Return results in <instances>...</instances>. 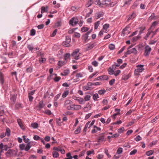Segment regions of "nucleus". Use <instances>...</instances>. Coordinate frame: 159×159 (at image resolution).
Here are the masks:
<instances>
[{
	"instance_id": "obj_1",
	"label": "nucleus",
	"mask_w": 159,
	"mask_h": 159,
	"mask_svg": "<svg viewBox=\"0 0 159 159\" xmlns=\"http://www.w3.org/2000/svg\"><path fill=\"white\" fill-rule=\"evenodd\" d=\"M23 137L24 142L27 143L26 146L24 144H20L19 145L20 148L21 150H25L26 151H28L31 147V142L30 141L29 139L28 138H26L25 135L23 136Z\"/></svg>"
},
{
	"instance_id": "obj_2",
	"label": "nucleus",
	"mask_w": 159,
	"mask_h": 159,
	"mask_svg": "<svg viewBox=\"0 0 159 159\" xmlns=\"http://www.w3.org/2000/svg\"><path fill=\"white\" fill-rule=\"evenodd\" d=\"M143 66L144 65H138L136 66L137 68L134 70V74L135 75H139V73L142 72L144 70Z\"/></svg>"
},
{
	"instance_id": "obj_3",
	"label": "nucleus",
	"mask_w": 159,
	"mask_h": 159,
	"mask_svg": "<svg viewBox=\"0 0 159 159\" xmlns=\"http://www.w3.org/2000/svg\"><path fill=\"white\" fill-rule=\"evenodd\" d=\"M71 39L69 37L66 36V41H64L62 43V45L66 47H69L70 46V43Z\"/></svg>"
},
{
	"instance_id": "obj_4",
	"label": "nucleus",
	"mask_w": 159,
	"mask_h": 159,
	"mask_svg": "<svg viewBox=\"0 0 159 159\" xmlns=\"http://www.w3.org/2000/svg\"><path fill=\"white\" fill-rule=\"evenodd\" d=\"M72 102L70 100H67L65 101L64 106L69 110H71L73 109V107L71 105Z\"/></svg>"
},
{
	"instance_id": "obj_5",
	"label": "nucleus",
	"mask_w": 159,
	"mask_h": 159,
	"mask_svg": "<svg viewBox=\"0 0 159 159\" xmlns=\"http://www.w3.org/2000/svg\"><path fill=\"white\" fill-rule=\"evenodd\" d=\"M79 49H77L74 51L72 54V56L73 57L74 59L76 60L80 58V53L79 52Z\"/></svg>"
},
{
	"instance_id": "obj_6",
	"label": "nucleus",
	"mask_w": 159,
	"mask_h": 159,
	"mask_svg": "<svg viewBox=\"0 0 159 159\" xmlns=\"http://www.w3.org/2000/svg\"><path fill=\"white\" fill-rule=\"evenodd\" d=\"M144 49V55L145 56H147L149 54L152 50L151 48L148 45H147L145 46Z\"/></svg>"
},
{
	"instance_id": "obj_7",
	"label": "nucleus",
	"mask_w": 159,
	"mask_h": 159,
	"mask_svg": "<svg viewBox=\"0 0 159 159\" xmlns=\"http://www.w3.org/2000/svg\"><path fill=\"white\" fill-rule=\"evenodd\" d=\"M78 21L76 18L73 17L69 21V24L72 26H75L78 23Z\"/></svg>"
},
{
	"instance_id": "obj_8",
	"label": "nucleus",
	"mask_w": 159,
	"mask_h": 159,
	"mask_svg": "<svg viewBox=\"0 0 159 159\" xmlns=\"http://www.w3.org/2000/svg\"><path fill=\"white\" fill-rule=\"evenodd\" d=\"M137 53V50L135 48H133L130 50H128L125 53L126 55H129L131 53L136 54Z\"/></svg>"
},
{
	"instance_id": "obj_9",
	"label": "nucleus",
	"mask_w": 159,
	"mask_h": 159,
	"mask_svg": "<svg viewBox=\"0 0 159 159\" xmlns=\"http://www.w3.org/2000/svg\"><path fill=\"white\" fill-rule=\"evenodd\" d=\"M96 45L95 43H90L87 45V47L86 48V51L90 50L93 48Z\"/></svg>"
},
{
	"instance_id": "obj_10",
	"label": "nucleus",
	"mask_w": 159,
	"mask_h": 159,
	"mask_svg": "<svg viewBox=\"0 0 159 159\" xmlns=\"http://www.w3.org/2000/svg\"><path fill=\"white\" fill-rule=\"evenodd\" d=\"M10 100L13 104H14L16 98V94H11L10 95Z\"/></svg>"
},
{
	"instance_id": "obj_11",
	"label": "nucleus",
	"mask_w": 159,
	"mask_h": 159,
	"mask_svg": "<svg viewBox=\"0 0 159 159\" xmlns=\"http://www.w3.org/2000/svg\"><path fill=\"white\" fill-rule=\"evenodd\" d=\"M111 0H107L102 2L101 3V6L103 5L106 7H109L110 3Z\"/></svg>"
},
{
	"instance_id": "obj_12",
	"label": "nucleus",
	"mask_w": 159,
	"mask_h": 159,
	"mask_svg": "<svg viewBox=\"0 0 159 159\" xmlns=\"http://www.w3.org/2000/svg\"><path fill=\"white\" fill-rule=\"evenodd\" d=\"M48 7L47 6H46V7H42L41 8V13L42 14L45 12H48Z\"/></svg>"
},
{
	"instance_id": "obj_13",
	"label": "nucleus",
	"mask_w": 159,
	"mask_h": 159,
	"mask_svg": "<svg viewBox=\"0 0 159 159\" xmlns=\"http://www.w3.org/2000/svg\"><path fill=\"white\" fill-rule=\"evenodd\" d=\"M104 140V134L102 133L100 134L99 136L98 139V142H102Z\"/></svg>"
},
{
	"instance_id": "obj_14",
	"label": "nucleus",
	"mask_w": 159,
	"mask_h": 159,
	"mask_svg": "<svg viewBox=\"0 0 159 159\" xmlns=\"http://www.w3.org/2000/svg\"><path fill=\"white\" fill-rule=\"evenodd\" d=\"M18 123L20 127V128L23 130H24L25 129V128L24 125L23 124L21 120L20 119H18L17 120Z\"/></svg>"
},
{
	"instance_id": "obj_15",
	"label": "nucleus",
	"mask_w": 159,
	"mask_h": 159,
	"mask_svg": "<svg viewBox=\"0 0 159 159\" xmlns=\"http://www.w3.org/2000/svg\"><path fill=\"white\" fill-rule=\"evenodd\" d=\"M75 99L79 102V103L80 104H84V100L82 98L76 97Z\"/></svg>"
},
{
	"instance_id": "obj_16",
	"label": "nucleus",
	"mask_w": 159,
	"mask_h": 159,
	"mask_svg": "<svg viewBox=\"0 0 159 159\" xmlns=\"http://www.w3.org/2000/svg\"><path fill=\"white\" fill-rule=\"evenodd\" d=\"M90 121H88L87 122L85 126L83 132L84 133V134H85L86 133V132L87 131V129L88 128H89V124L90 123Z\"/></svg>"
},
{
	"instance_id": "obj_17",
	"label": "nucleus",
	"mask_w": 159,
	"mask_h": 159,
	"mask_svg": "<svg viewBox=\"0 0 159 159\" xmlns=\"http://www.w3.org/2000/svg\"><path fill=\"white\" fill-rule=\"evenodd\" d=\"M136 14L134 12H133L130 15H129V17L128 19V20H130L133 19L136 17Z\"/></svg>"
},
{
	"instance_id": "obj_18",
	"label": "nucleus",
	"mask_w": 159,
	"mask_h": 159,
	"mask_svg": "<svg viewBox=\"0 0 159 159\" xmlns=\"http://www.w3.org/2000/svg\"><path fill=\"white\" fill-rule=\"evenodd\" d=\"M0 82L2 84L4 82L3 75L1 72H0Z\"/></svg>"
},
{
	"instance_id": "obj_19",
	"label": "nucleus",
	"mask_w": 159,
	"mask_h": 159,
	"mask_svg": "<svg viewBox=\"0 0 159 159\" xmlns=\"http://www.w3.org/2000/svg\"><path fill=\"white\" fill-rule=\"evenodd\" d=\"M73 108L75 110H78L80 109L81 108V106L80 105H72Z\"/></svg>"
},
{
	"instance_id": "obj_20",
	"label": "nucleus",
	"mask_w": 159,
	"mask_h": 159,
	"mask_svg": "<svg viewBox=\"0 0 159 159\" xmlns=\"http://www.w3.org/2000/svg\"><path fill=\"white\" fill-rule=\"evenodd\" d=\"M5 134L6 136L9 137L10 135L11 130L9 128H7L6 129Z\"/></svg>"
},
{
	"instance_id": "obj_21",
	"label": "nucleus",
	"mask_w": 159,
	"mask_h": 159,
	"mask_svg": "<svg viewBox=\"0 0 159 159\" xmlns=\"http://www.w3.org/2000/svg\"><path fill=\"white\" fill-rule=\"evenodd\" d=\"M66 63V61H59L58 62V65L60 67L62 66L63 65L65 64Z\"/></svg>"
},
{
	"instance_id": "obj_22",
	"label": "nucleus",
	"mask_w": 159,
	"mask_h": 159,
	"mask_svg": "<svg viewBox=\"0 0 159 159\" xmlns=\"http://www.w3.org/2000/svg\"><path fill=\"white\" fill-rule=\"evenodd\" d=\"M69 73V71L67 70H65L63 72L61 73V75L62 76H66Z\"/></svg>"
},
{
	"instance_id": "obj_23",
	"label": "nucleus",
	"mask_w": 159,
	"mask_h": 159,
	"mask_svg": "<svg viewBox=\"0 0 159 159\" xmlns=\"http://www.w3.org/2000/svg\"><path fill=\"white\" fill-rule=\"evenodd\" d=\"M99 96L98 93H96L93 95V99L94 101H97V98H99Z\"/></svg>"
},
{
	"instance_id": "obj_24",
	"label": "nucleus",
	"mask_w": 159,
	"mask_h": 159,
	"mask_svg": "<svg viewBox=\"0 0 159 159\" xmlns=\"http://www.w3.org/2000/svg\"><path fill=\"white\" fill-rule=\"evenodd\" d=\"M154 152V151H153L152 150H151L147 151L146 152V154L147 156H150V155H152V154H153Z\"/></svg>"
},
{
	"instance_id": "obj_25",
	"label": "nucleus",
	"mask_w": 159,
	"mask_h": 159,
	"mask_svg": "<svg viewBox=\"0 0 159 159\" xmlns=\"http://www.w3.org/2000/svg\"><path fill=\"white\" fill-rule=\"evenodd\" d=\"M52 156L53 157L57 158L59 157V154L57 152L53 151L52 152Z\"/></svg>"
},
{
	"instance_id": "obj_26",
	"label": "nucleus",
	"mask_w": 159,
	"mask_h": 159,
	"mask_svg": "<svg viewBox=\"0 0 159 159\" xmlns=\"http://www.w3.org/2000/svg\"><path fill=\"white\" fill-rule=\"evenodd\" d=\"M67 158H65L64 159H72L73 157L71 156L70 152H68L66 155Z\"/></svg>"
},
{
	"instance_id": "obj_27",
	"label": "nucleus",
	"mask_w": 159,
	"mask_h": 159,
	"mask_svg": "<svg viewBox=\"0 0 159 159\" xmlns=\"http://www.w3.org/2000/svg\"><path fill=\"white\" fill-rule=\"evenodd\" d=\"M93 3V0H89L88 3L86 4V6L87 7H89L91 6Z\"/></svg>"
},
{
	"instance_id": "obj_28",
	"label": "nucleus",
	"mask_w": 159,
	"mask_h": 159,
	"mask_svg": "<svg viewBox=\"0 0 159 159\" xmlns=\"http://www.w3.org/2000/svg\"><path fill=\"white\" fill-rule=\"evenodd\" d=\"M81 130V127L80 126L78 127L77 129L75 131V134H79Z\"/></svg>"
},
{
	"instance_id": "obj_29",
	"label": "nucleus",
	"mask_w": 159,
	"mask_h": 159,
	"mask_svg": "<svg viewBox=\"0 0 159 159\" xmlns=\"http://www.w3.org/2000/svg\"><path fill=\"white\" fill-rule=\"evenodd\" d=\"M31 126L34 129H36L38 127V125L36 123H34L31 124Z\"/></svg>"
},
{
	"instance_id": "obj_30",
	"label": "nucleus",
	"mask_w": 159,
	"mask_h": 159,
	"mask_svg": "<svg viewBox=\"0 0 159 159\" xmlns=\"http://www.w3.org/2000/svg\"><path fill=\"white\" fill-rule=\"evenodd\" d=\"M114 69L112 68L111 67L108 70V72L109 74L113 75L114 74Z\"/></svg>"
},
{
	"instance_id": "obj_31",
	"label": "nucleus",
	"mask_w": 159,
	"mask_h": 159,
	"mask_svg": "<svg viewBox=\"0 0 159 159\" xmlns=\"http://www.w3.org/2000/svg\"><path fill=\"white\" fill-rule=\"evenodd\" d=\"M109 48L110 50H113L115 49V46L113 44H110L109 45Z\"/></svg>"
},
{
	"instance_id": "obj_32",
	"label": "nucleus",
	"mask_w": 159,
	"mask_h": 159,
	"mask_svg": "<svg viewBox=\"0 0 159 159\" xmlns=\"http://www.w3.org/2000/svg\"><path fill=\"white\" fill-rule=\"evenodd\" d=\"M88 35V34L86 33L82 36L83 38L85 41L89 40Z\"/></svg>"
},
{
	"instance_id": "obj_33",
	"label": "nucleus",
	"mask_w": 159,
	"mask_h": 159,
	"mask_svg": "<svg viewBox=\"0 0 159 159\" xmlns=\"http://www.w3.org/2000/svg\"><path fill=\"white\" fill-rule=\"evenodd\" d=\"M13 150L9 149L7 152L5 154L6 156H7L8 155H11L13 154Z\"/></svg>"
},
{
	"instance_id": "obj_34",
	"label": "nucleus",
	"mask_w": 159,
	"mask_h": 159,
	"mask_svg": "<svg viewBox=\"0 0 159 159\" xmlns=\"http://www.w3.org/2000/svg\"><path fill=\"white\" fill-rule=\"evenodd\" d=\"M69 92L68 91H65L62 94V97L63 98H65L68 94Z\"/></svg>"
},
{
	"instance_id": "obj_35",
	"label": "nucleus",
	"mask_w": 159,
	"mask_h": 159,
	"mask_svg": "<svg viewBox=\"0 0 159 159\" xmlns=\"http://www.w3.org/2000/svg\"><path fill=\"white\" fill-rule=\"evenodd\" d=\"M100 24V21H97L94 24V28L95 30L98 29L99 24Z\"/></svg>"
},
{
	"instance_id": "obj_36",
	"label": "nucleus",
	"mask_w": 159,
	"mask_h": 159,
	"mask_svg": "<svg viewBox=\"0 0 159 159\" xmlns=\"http://www.w3.org/2000/svg\"><path fill=\"white\" fill-rule=\"evenodd\" d=\"M140 38V36H137L136 37H133L132 40L133 42H136L137 41L138 39H139Z\"/></svg>"
},
{
	"instance_id": "obj_37",
	"label": "nucleus",
	"mask_w": 159,
	"mask_h": 159,
	"mask_svg": "<svg viewBox=\"0 0 159 159\" xmlns=\"http://www.w3.org/2000/svg\"><path fill=\"white\" fill-rule=\"evenodd\" d=\"M89 30L88 28L83 27L81 29V31L83 32H84L87 31Z\"/></svg>"
},
{
	"instance_id": "obj_38",
	"label": "nucleus",
	"mask_w": 159,
	"mask_h": 159,
	"mask_svg": "<svg viewBox=\"0 0 159 159\" xmlns=\"http://www.w3.org/2000/svg\"><path fill=\"white\" fill-rule=\"evenodd\" d=\"M46 58H45L41 57L39 59V61L40 63L44 62L46 61Z\"/></svg>"
},
{
	"instance_id": "obj_39",
	"label": "nucleus",
	"mask_w": 159,
	"mask_h": 159,
	"mask_svg": "<svg viewBox=\"0 0 159 159\" xmlns=\"http://www.w3.org/2000/svg\"><path fill=\"white\" fill-rule=\"evenodd\" d=\"M123 151V149L121 148H119L117 151L116 153L118 154H120L122 153Z\"/></svg>"
},
{
	"instance_id": "obj_40",
	"label": "nucleus",
	"mask_w": 159,
	"mask_h": 159,
	"mask_svg": "<svg viewBox=\"0 0 159 159\" xmlns=\"http://www.w3.org/2000/svg\"><path fill=\"white\" fill-rule=\"evenodd\" d=\"M16 107L17 108H22L23 106L21 103H18L16 104Z\"/></svg>"
},
{
	"instance_id": "obj_41",
	"label": "nucleus",
	"mask_w": 159,
	"mask_h": 159,
	"mask_svg": "<svg viewBox=\"0 0 159 159\" xmlns=\"http://www.w3.org/2000/svg\"><path fill=\"white\" fill-rule=\"evenodd\" d=\"M100 78H101V80H107L108 78L107 75H102L101 76Z\"/></svg>"
},
{
	"instance_id": "obj_42",
	"label": "nucleus",
	"mask_w": 159,
	"mask_h": 159,
	"mask_svg": "<svg viewBox=\"0 0 159 159\" xmlns=\"http://www.w3.org/2000/svg\"><path fill=\"white\" fill-rule=\"evenodd\" d=\"M61 120L60 118H59V119H57L56 120V123L57 124L60 126L61 125Z\"/></svg>"
},
{
	"instance_id": "obj_43",
	"label": "nucleus",
	"mask_w": 159,
	"mask_h": 159,
	"mask_svg": "<svg viewBox=\"0 0 159 159\" xmlns=\"http://www.w3.org/2000/svg\"><path fill=\"white\" fill-rule=\"evenodd\" d=\"M109 27V25L108 24H105L103 26V29H102L103 30H107Z\"/></svg>"
},
{
	"instance_id": "obj_44",
	"label": "nucleus",
	"mask_w": 159,
	"mask_h": 159,
	"mask_svg": "<svg viewBox=\"0 0 159 159\" xmlns=\"http://www.w3.org/2000/svg\"><path fill=\"white\" fill-rule=\"evenodd\" d=\"M38 107L40 109L43 108L44 107L43 102L42 101H40L39 102Z\"/></svg>"
},
{
	"instance_id": "obj_45",
	"label": "nucleus",
	"mask_w": 159,
	"mask_h": 159,
	"mask_svg": "<svg viewBox=\"0 0 159 159\" xmlns=\"http://www.w3.org/2000/svg\"><path fill=\"white\" fill-rule=\"evenodd\" d=\"M94 2L95 4L98 5L99 6H101V3L100 2V0H94Z\"/></svg>"
},
{
	"instance_id": "obj_46",
	"label": "nucleus",
	"mask_w": 159,
	"mask_h": 159,
	"mask_svg": "<svg viewBox=\"0 0 159 159\" xmlns=\"http://www.w3.org/2000/svg\"><path fill=\"white\" fill-rule=\"evenodd\" d=\"M70 54L69 53L66 54L64 56V58L65 60H67L68 58H70Z\"/></svg>"
},
{
	"instance_id": "obj_47",
	"label": "nucleus",
	"mask_w": 159,
	"mask_h": 159,
	"mask_svg": "<svg viewBox=\"0 0 159 159\" xmlns=\"http://www.w3.org/2000/svg\"><path fill=\"white\" fill-rule=\"evenodd\" d=\"M106 92L105 90H100L98 91V93L100 95H102Z\"/></svg>"
},
{
	"instance_id": "obj_48",
	"label": "nucleus",
	"mask_w": 159,
	"mask_h": 159,
	"mask_svg": "<svg viewBox=\"0 0 159 159\" xmlns=\"http://www.w3.org/2000/svg\"><path fill=\"white\" fill-rule=\"evenodd\" d=\"M35 30L34 29H32L30 30V34L31 36H34L35 34Z\"/></svg>"
},
{
	"instance_id": "obj_49",
	"label": "nucleus",
	"mask_w": 159,
	"mask_h": 159,
	"mask_svg": "<svg viewBox=\"0 0 159 159\" xmlns=\"http://www.w3.org/2000/svg\"><path fill=\"white\" fill-rule=\"evenodd\" d=\"M97 16H96L97 18H99L103 15L102 13H100L98 12L96 13Z\"/></svg>"
},
{
	"instance_id": "obj_50",
	"label": "nucleus",
	"mask_w": 159,
	"mask_h": 159,
	"mask_svg": "<svg viewBox=\"0 0 159 159\" xmlns=\"http://www.w3.org/2000/svg\"><path fill=\"white\" fill-rule=\"evenodd\" d=\"M83 73H77L76 75V77L77 78H79V77H80V78L82 77H83Z\"/></svg>"
},
{
	"instance_id": "obj_51",
	"label": "nucleus",
	"mask_w": 159,
	"mask_h": 159,
	"mask_svg": "<svg viewBox=\"0 0 159 159\" xmlns=\"http://www.w3.org/2000/svg\"><path fill=\"white\" fill-rule=\"evenodd\" d=\"M8 56L11 57L10 56H13L14 57H16L17 55L16 54H14L12 52H10L8 54Z\"/></svg>"
},
{
	"instance_id": "obj_52",
	"label": "nucleus",
	"mask_w": 159,
	"mask_h": 159,
	"mask_svg": "<svg viewBox=\"0 0 159 159\" xmlns=\"http://www.w3.org/2000/svg\"><path fill=\"white\" fill-rule=\"evenodd\" d=\"M83 89L84 90H89L90 89V87L88 86L87 85L83 86Z\"/></svg>"
},
{
	"instance_id": "obj_53",
	"label": "nucleus",
	"mask_w": 159,
	"mask_h": 159,
	"mask_svg": "<svg viewBox=\"0 0 159 159\" xmlns=\"http://www.w3.org/2000/svg\"><path fill=\"white\" fill-rule=\"evenodd\" d=\"M137 152V149H134L132 151H131L129 154L130 155H134Z\"/></svg>"
},
{
	"instance_id": "obj_54",
	"label": "nucleus",
	"mask_w": 159,
	"mask_h": 159,
	"mask_svg": "<svg viewBox=\"0 0 159 159\" xmlns=\"http://www.w3.org/2000/svg\"><path fill=\"white\" fill-rule=\"evenodd\" d=\"M142 139V138L139 135H138L135 138V140L136 141H139Z\"/></svg>"
},
{
	"instance_id": "obj_55",
	"label": "nucleus",
	"mask_w": 159,
	"mask_h": 159,
	"mask_svg": "<svg viewBox=\"0 0 159 159\" xmlns=\"http://www.w3.org/2000/svg\"><path fill=\"white\" fill-rule=\"evenodd\" d=\"M90 95H87L84 97V99L85 101H88L90 100Z\"/></svg>"
},
{
	"instance_id": "obj_56",
	"label": "nucleus",
	"mask_w": 159,
	"mask_h": 159,
	"mask_svg": "<svg viewBox=\"0 0 159 159\" xmlns=\"http://www.w3.org/2000/svg\"><path fill=\"white\" fill-rule=\"evenodd\" d=\"M120 73V70H117L116 72H114V75L116 76H117V75H118Z\"/></svg>"
},
{
	"instance_id": "obj_57",
	"label": "nucleus",
	"mask_w": 159,
	"mask_h": 159,
	"mask_svg": "<svg viewBox=\"0 0 159 159\" xmlns=\"http://www.w3.org/2000/svg\"><path fill=\"white\" fill-rule=\"evenodd\" d=\"M32 67H30L26 69V71L27 72L30 73L32 71Z\"/></svg>"
},
{
	"instance_id": "obj_58",
	"label": "nucleus",
	"mask_w": 159,
	"mask_h": 159,
	"mask_svg": "<svg viewBox=\"0 0 159 159\" xmlns=\"http://www.w3.org/2000/svg\"><path fill=\"white\" fill-rule=\"evenodd\" d=\"M119 64H117L115 63V64L113 65L112 66V68L113 69H114L115 70L116 67H119L120 66V65Z\"/></svg>"
},
{
	"instance_id": "obj_59",
	"label": "nucleus",
	"mask_w": 159,
	"mask_h": 159,
	"mask_svg": "<svg viewBox=\"0 0 159 159\" xmlns=\"http://www.w3.org/2000/svg\"><path fill=\"white\" fill-rule=\"evenodd\" d=\"M125 130V129L124 127H122L120 129H118V132L119 133H121Z\"/></svg>"
},
{
	"instance_id": "obj_60",
	"label": "nucleus",
	"mask_w": 159,
	"mask_h": 159,
	"mask_svg": "<svg viewBox=\"0 0 159 159\" xmlns=\"http://www.w3.org/2000/svg\"><path fill=\"white\" fill-rule=\"evenodd\" d=\"M61 25V21H58L55 24V25L57 27H58Z\"/></svg>"
},
{
	"instance_id": "obj_61",
	"label": "nucleus",
	"mask_w": 159,
	"mask_h": 159,
	"mask_svg": "<svg viewBox=\"0 0 159 159\" xmlns=\"http://www.w3.org/2000/svg\"><path fill=\"white\" fill-rule=\"evenodd\" d=\"M102 103H103V105H106L108 103V101L105 99H104L102 101Z\"/></svg>"
},
{
	"instance_id": "obj_62",
	"label": "nucleus",
	"mask_w": 159,
	"mask_h": 159,
	"mask_svg": "<svg viewBox=\"0 0 159 159\" xmlns=\"http://www.w3.org/2000/svg\"><path fill=\"white\" fill-rule=\"evenodd\" d=\"M34 139L35 140H38L39 139H40L41 138L38 135H35L34 136Z\"/></svg>"
},
{
	"instance_id": "obj_63",
	"label": "nucleus",
	"mask_w": 159,
	"mask_h": 159,
	"mask_svg": "<svg viewBox=\"0 0 159 159\" xmlns=\"http://www.w3.org/2000/svg\"><path fill=\"white\" fill-rule=\"evenodd\" d=\"M111 107V105H108L106 107H103L102 109V110H107L109 108Z\"/></svg>"
},
{
	"instance_id": "obj_64",
	"label": "nucleus",
	"mask_w": 159,
	"mask_h": 159,
	"mask_svg": "<svg viewBox=\"0 0 159 159\" xmlns=\"http://www.w3.org/2000/svg\"><path fill=\"white\" fill-rule=\"evenodd\" d=\"M28 48L30 51H32L34 49V48L31 45H28L27 46Z\"/></svg>"
}]
</instances>
